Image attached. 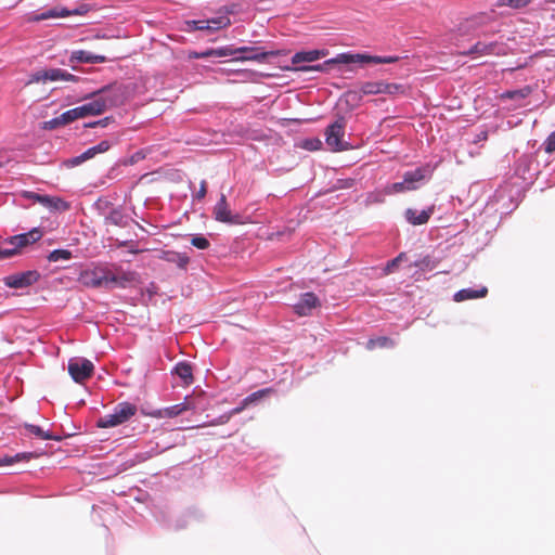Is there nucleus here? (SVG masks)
<instances>
[{"mask_svg":"<svg viewBox=\"0 0 555 555\" xmlns=\"http://www.w3.org/2000/svg\"><path fill=\"white\" fill-rule=\"evenodd\" d=\"M325 55V52L323 50H309V51H300L296 52L292 56V64L296 65L294 68L295 70L299 72H323L328 66L341 63V64H391L396 63L399 57L393 55L388 56H377V55H370L365 53H341L338 54L336 57L325 61L322 64L318 65H300L301 63H312Z\"/></svg>","mask_w":555,"mask_h":555,"instance_id":"nucleus-1","label":"nucleus"},{"mask_svg":"<svg viewBox=\"0 0 555 555\" xmlns=\"http://www.w3.org/2000/svg\"><path fill=\"white\" fill-rule=\"evenodd\" d=\"M134 279V272H126L116 266H98L81 273L82 284L93 288H126Z\"/></svg>","mask_w":555,"mask_h":555,"instance_id":"nucleus-2","label":"nucleus"},{"mask_svg":"<svg viewBox=\"0 0 555 555\" xmlns=\"http://www.w3.org/2000/svg\"><path fill=\"white\" fill-rule=\"evenodd\" d=\"M92 207L99 216L103 217L105 225L128 227L130 218L126 214L124 206H115L111 199L101 196L94 202Z\"/></svg>","mask_w":555,"mask_h":555,"instance_id":"nucleus-3","label":"nucleus"},{"mask_svg":"<svg viewBox=\"0 0 555 555\" xmlns=\"http://www.w3.org/2000/svg\"><path fill=\"white\" fill-rule=\"evenodd\" d=\"M495 17L496 15L494 11L480 12L461 21L456 26L455 31L459 36L487 35L489 31L483 29L492 22H494ZM496 31L498 30H490L491 34Z\"/></svg>","mask_w":555,"mask_h":555,"instance_id":"nucleus-4","label":"nucleus"},{"mask_svg":"<svg viewBox=\"0 0 555 555\" xmlns=\"http://www.w3.org/2000/svg\"><path fill=\"white\" fill-rule=\"evenodd\" d=\"M138 412L135 404L124 401L116 404L112 413L105 414L98 420V427L112 428L128 422Z\"/></svg>","mask_w":555,"mask_h":555,"instance_id":"nucleus-5","label":"nucleus"},{"mask_svg":"<svg viewBox=\"0 0 555 555\" xmlns=\"http://www.w3.org/2000/svg\"><path fill=\"white\" fill-rule=\"evenodd\" d=\"M347 121L345 117H338L333 124L327 126L325 130V142L331 151H346L349 144L344 140Z\"/></svg>","mask_w":555,"mask_h":555,"instance_id":"nucleus-6","label":"nucleus"},{"mask_svg":"<svg viewBox=\"0 0 555 555\" xmlns=\"http://www.w3.org/2000/svg\"><path fill=\"white\" fill-rule=\"evenodd\" d=\"M402 90V86L398 83H389L384 81H366L360 83L359 91H350V94L361 100L364 95L375 94H396Z\"/></svg>","mask_w":555,"mask_h":555,"instance_id":"nucleus-7","label":"nucleus"},{"mask_svg":"<svg viewBox=\"0 0 555 555\" xmlns=\"http://www.w3.org/2000/svg\"><path fill=\"white\" fill-rule=\"evenodd\" d=\"M93 99L94 102H102L104 112L108 107L118 106L122 103V94L120 87L117 85H107L96 91L91 92L86 99Z\"/></svg>","mask_w":555,"mask_h":555,"instance_id":"nucleus-8","label":"nucleus"},{"mask_svg":"<svg viewBox=\"0 0 555 555\" xmlns=\"http://www.w3.org/2000/svg\"><path fill=\"white\" fill-rule=\"evenodd\" d=\"M231 25L230 17L219 15L209 20H189L184 22V31L207 30L209 33L225 28Z\"/></svg>","mask_w":555,"mask_h":555,"instance_id":"nucleus-9","label":"nucleus"},{"mask_svg":"<svg viewBox=\"0 0 555 555\" xmlns=\"http://www.w3.org/2000/svg\"><path fill=\"white\" fill-rule=\"evenodd\" d=\"M22 196L42 205L50 211H66L69 209V204L57 196L43 195L31 191H23Z\"/></svg>","mask_w":555,"mask_h":555,"instance_id":"nucleus-10","label":"nucleus"},{"mask_svg":"<svg viewBox=\"0 0 555 555\" xmlns=\"http://www.w3.org/2000/svg\"><path fill=\"white\" fill-rule=\"evenodd\" d=\"M104 112V105L102 102H94L93 99L81 105L74 107L72 109H68L62 114V120L67 121L68 124L77 120L79 118H85L87 116H95L100 115Z\"/></svg>","mask_w":555,"mask_h":555,"instance_id":"nucleus-11","label":"nucleus"},{"mask_svg":"<svg viewBox=\"0 0 555 555\" xmlns=\"http://www.w3.org/2000/svg\"><path fill=\"white\" fill-rule=\"evenodd\" d=\"M107 59L104 55L94 54L85 50H74L70 52L67 65L70 66L73 70L85 73L80 64H99L105 63Z\"/></svg>","mask_w":555,"mask_h":555,"instance_id":"nucleus-12","label":"nucleus"},{"mask_svg":"<svg viewBox=\"0 0 555 555\" xmlns=\"http://www.w3.org/2000/svg\"><path fill=\"white\" fill-rule=\"evenodd\" d=\"M40 279L37 270H28L20 273L8 275L3 279L5 286L10 288H26L35 284Z\"/></svg>","mask_w":555,"mask_h":555,"instance_id":"nucleus-13","label":"nucleus"},{"mask_svg":"<svg viewBox=\"0 0 555 555\" xmlns=\"http://www.w3.org/2000/svg\"><path fill=\"white\" fill-rule=\"evenodd\" d=\"M93 364L85 358H73L68 362V373L76 383H81L91 376Z\"/></svg>","mask_w":555,"mask_h":555,"instance_id":"nucleus-14","label":"nucleus"},{"mask_svg":"<svg viewBox=\"0 0 555 555\" xmlns=\"http://www.w3.org/2000/svg\"><path fill=\"white\" fill-rule=\"evenodd\" d=\"M42 236V232L38 228H34L30 231L17 235H13L7 240V243L11 245L10 249H15V255L20 254V250L30 244L36 243Z\"/></svg>","mask_w":555,"mask_h":555,"instance_id":"nucleus-15","label":"nucleus"},{"mask_svg":"<svg viewBox=\"0 0 555 555\" xmlns=\"http://www.w3.org/2000/svg\"><path fill=\"white\" fill-rule=\"evenodd\" d=\"M279 54V51H263L261 48L244 46L238 47V56L235 57V61H256L263 63L269 56H276Z\"/></svg>","mask_w":555,"mask_h":555,"instance_id":"nucleus-16","label":"nucleus"},{"mask_svg":"<svg viewBox=\"0 0 555 555\" xmlns=\"http://www.w3.org/2000/svg\"><path fill=\"white\" fill-rule=\"evenodd\" d=\"M434 172V167L429 164L417 167L413 170H408L403 173L405 183L412 184L413 190L418 189L422 184L428 181Z\"/></svg>","mask_w":555,"mask_h":555,"instance_id":"nucleus-17","label":"nucleus"},{"mask_svg":"<svg viewBox=\"0 0 555 555\" xmlns=\"http://www.w3.org/2000/svg\"><path fill=\"white\" fill-rule=\"evenodd\" d=\"M214 217L217 221L229 223V224H236L240 223V215H233L231 210L229 209L227 197L224 194H221L219 201L214 207Z\"/></svg>","mask_w":555,"mask_h":555,"instance_id":"nucleus-18","label":"nucleus"},{"mask_svg":"<svg viewBox=\"0 0 555 555\" xmlns=\"http://www.w3.org/2000/svg\"><path fill=\"white\" fill-rule=\"evenodd\" d=\"M320 306V300L314 293L308 292L300 296L299 300L294 305V311L300 315H310L312 310Z\"/></svg>","mask_w":555,"mask_h":555,"instance_id":"nucleus-19","label":"nucleus"},{"mask_svg":"<svg viewBox=\"0 0 555 555\" xmlns=\"http://www.w3.org/2000/svg\"><path fill=\"white\" fill-rule=\"evenodd\" d=\"M435 212V206L431 205L425 209L417 210L414 208H408L404 211V219L412 225H422L429 221L430 217Z\"/></svg>","mask_w":555,"mask_h":555,"instance_id":"nucleus-20","label":"nucleus"},{"mask_svg":"<svg viewBox=\"0 0 555 555\" xmlns=\"http://www.w3.org/2000/svg\"><path fill=\"white\" fill-rule=\"evenodd\" d=\"M171 374L178 376L182 384L185 386H189L193 384L194 377H193V367L191 363L186 361H180L178 362L171 370Z\"/></svg>","mask_w":555,"mask_h":555,"instance_id":"nucleus-21","label":"nucleus"},{"mask_svg":"<svg viewBox=\"0 0 555 555\" xmlns=\"http://www.w3.org/2000/svg\"><path fill=\"white\" fill-rule=\"evenodd\" d=\"M498 47H499V44L496 42H494V41L489 42V43L482 42V41H478L475 44H473L468 51L463 52V54H466V55H473V54H476V55L499 54V51H496Z\"/></svg>","mask_w":555,"mask_h":555,"instance_id":"nucleus-22","label":"nucleus"},{"mask_svg":"<svg viewBox=\"0 0 555 555\" xmlns=\"http://www.w3.org/2000/svg\"><path fill=\"white\" fill-rule=\"evenodd\" d=\"M488 294V288L486 286L480 287L479 289L474 288H463L456 292L453 296L454 301H464L468 299L482 298Z\"/></svg>","mask_w":555,"mask_h":555,"instance_id":"nucleus-23","label":"nucleus"},{"mask_svg":"<svg viewBox=\"0 0 555 555\" xmlns=\"http://www.w3.org/2000/svg\"><path fill=\"white\" fill-rule=\"evenodd\" d=\"M46 77H47V81H57V80L73 81V82L79 81L78 76L73 75L69 72L62 69V68L46 69Z\"/></svg>","mask_w":555,"mask_h":555,"instance_id":"nucleus-24","label":"nucleus"},{"mask_svg":"<svg viewBox=\"0 0 555 555\" xmlns=\"http://www.w3.org/2000/svg\"><path fill=\"white\" fill-rule=\"evenodd\" d=\"M39 454L36 452H21L14 455L0 456V466H10L20 462H28L31 459L38 457Z\"/></svg>","mask_w":555,"mask_h":555,"instance_id":"nucleus-25","label":"nucleus"},{"mask_svg":"<svg viewBox=\"0 0 555 555\" xmlns=\"http://www.w3.org/2000/svg\"><path fill=\"white\" fill-rule=\"evenodd\" d=\"M67 16H69L68 9L55 7V8H51V9L44 10V11L36 14L34 16V21L40 22V21H46L49 18H59V17H67Z\"/></svg>","mask_w":555,"mask_h":555,"instance_id":"nucleus-26","label":"nucleus"},{"mask_svg":"<svg viewBox=\"0 0 555 555\" xmlns=\"http://www.w3.org/2000/svg\"><path fill=\"white\" fill-rule=\"evenodd\" d=\"M531 165H532V157L529 155H522L521 157L518 158V160L516 163V167H515L516 175L524 180L531 178L530 176L528 177V175L530 173V170H531Z\"/></svg>","mask_w":555,"mask_h":555,"instance_id":"nucleus-27","label":"nucleus"},{"mask_svg":"<svg viewBox=\"0 0 555 555\" xmlns=\"http://www.w3.org/2000/svg\"><path fill=\"white\" fill-rule=\"evenodd\" d=\"M163 259L168 262L176 263L180 269H185L190 262V257L186 254L173 250L164 251Z\"/></svg>","mask_w":555,"mask_h":555,"instance_id":"nucleus-28","label":"nucleus"},{"mask_svg":"<svg viewBox=\"0 0 555 555\" xmlns=\"http://www.w3.org/2000/svg\"><path fill=\"white\" fill-rule=\"evenodd\" d=\"M159 451L157 450V446L151 447L149 450L141 451L135 453L131 459L128 460V464L130 467L134 466L135 464L143 463L153 456L157 455Z\"/></svg>","mask_w":555,"mask_h":555,"instance_id":"nucleus-29","label":"nucleus"},{"mask_svg":"<svg viewBox=\"0 0 555 555\" xmlns=\"http://www.w3.org/2000/svg\"><path fill=\"white\" fill-rule=\"evenodd\" d=\"M396 343L393 339L387 336H379L376 338H371L366 343V348L369 350H373L375 348H393Z\"/></svg>","mask_w":555,"mask_h":555,"instance_id":"nucleus-30","label":"nucleus"},{"mask_svg":"<svg viewBox=\"0 0 555 555\" xmlns=\"http://www.w3.org/2000/svg\"><path fill=\"white\" fill-rule=\"evenodd\" d=\"M25 428L33 435L44 439V440H60L61 438L59 436L53 435L50 431L43 430L40 426L33 425V424H25Z\"/></svg>","mask_w":555,"mask_h":555,"instance_id":"nucleus-31","label":"nucleus"},{"mask_svg":"<svg viewBox=\"0 0 555 555\" xmlns=\"http://www.w3.org/2000/svg\"><path fill=\"white\" fill-rule=\"evenodd\" d=\"M188 409H189V406L185 402L178 403V404L163 409L160 411V416L172 418V417L181 415Z\"/></svg>","mask_w":555,"mask_h":555,"instance_id":"nucleus-32","label":"nucleus"},{"mask_svg":"<svg viewBox=\"0 0 555 555\" xmlns=\"http://www.w3.org/2000/svg\"><path fill=\"white\" fill-rule=\"evenodd\" d=\"M531 92H532V88L530 86H525L524 88H520V89L508 90V91L504 92L502 96L504 99H509V100H519V99L527 98L528 95L531 94Z\"/></svg>","mask_w":555,"mask_h":555,"instance_id":"nucleus-33","label":"nucleus"},{"mask_svg":"<svg viewBox=\"0 0 555 555\" xmlns=\"http://www.w3.org/2000/svg\"><path fill=\"white\" fill-rule=\"evenodd\" d=\"M73 258V254L68 249H54L48 255L50 262L67 261Z\"/></svg>","mask_w":555,"mask_h":555,"instance_id":"nucleus-34","label":"nucleus"},{"mask_svg":"<svg viewBox=\"0 0 555 555\" xmlns=\"http://www.w3.org/2000/svg\"><path fill=\"white\" fill-rule=\"evenodd\" d=\"M406 259L405 253H400L396 258L389 260L385 268L384 273L385 274H391L393 273L400 266V263Z\"/></svg>","mask_w":555,"mask_h":555,"instance_id":"nucleus-35","label":"nucleus"},{"mask_svg":"<svg viewBox=\"0 0 555 555\" xmlns=\"http://www.w3.org/2000/svg\"><path fill=\"white\" fill-rule=\"evenodd\" d=\"M215 57H228L234 56L238 54V48H234V46H225L220 48H215Z\"/></svg>","mask_w":555,"mask_h":555,"instance_id":"nucleus-36","label":"nucleus"},{"mask_svg":"<svg viewBox=\"0 0 555 555\" xmlns=\"http://www.w3.org/2000/svg\"><path fill=\"white\" fill-rule=\"evenodd\" d=\"M406 191H413V185L405 183L404 178L402 181L395 182L387 188L388 193H402V192H406Z\"/></svg>","mask_w":555,"mask_h":555,"instance_id":"nucleus-37","label":"nucleus"},{"mask_svg":"<svg viewBox=\"0 0 555 555\" xmlns=\"http://www.w3.org/2000/svg\"><path fill=\"white\" fill-rule=\"evenodd\" d=\"M530 2H531V0H499L496 5L498 7L507 5L513 9H521V8L527 7Z\"/></svg>","mask_w":555,"mask_h":555,"instance_id":"nucleus-38","label":"nucleus"},{"mask_svg":"<svg viewBox=\"0 0 555 555\" xmlns=\"http://www.w3.org/2000/svg\"><path fill=\"white\" fill-rule=\"evenodd\" d=\"M191 244L194 247H196L198 249H203V250L207 249L210 246L209 240L202 234L193 235L192 240H191Z\"/></svg>","mask_w":555,"mask_h":555,"instance_id":"nucleus-39","label":"nucleus"},{"mask_svg":"<svg viewBox=\"0 0 555 555\" xmlns=\"http://www.w3.org/2000/svg\"><path fill=\"white\" fill-rule=\"evenodd\" d=\"M215 48H210V49H207L205 51H193V52H190V59H195V60H199V59H209V57H215Z\"/></svg>","mask_w":555,"mask_h":555,"instance_id":"nucleus-40","label":"nucleus"},{"mask_svg":"<svg viewBox=\"0 0 555 555\" xmlns=\"http://www.w3.org/2000/svg\"><path fill=\"white\" fill-rule=\"evenodd\" d=\"M112 146V143L108 140H103L96 145L91 146V151L94 153V155L104 153L108 151Z\"/></svg>","mask_w":555,"mask_h":555,"instance_id":"nucleus-41","label":"nucleus"},{"mask_svg":"<svg viewBox=\"0 0 555 555\" xmlns=\"http://www.w3.org/2000/svg\"><path fill=\"white\" fill-rule=\"evenodd\" d=\"M67 121L62 120V114L59 117L52 118L44 122V129L53 130L60 126L67 125Z\"/></svg>","mask_w":555,"mask_h":555,"instance_id":"nucleus-42","label":"nucleus"},{"mask_svg":"<svg viewBox=\"0 0 555 555\" xmlns=\"http://www.w3.org/2000/svg\"><path fill=\"white\" fill-rule=\"evenodd\" d=\"M91 7L88 3H80L78 7H76L73 10H68L69 16L70 15H85L90 11Z\"/></svg>","mask_w":555,"mask_h":555,"instance_id":"nucleus-43","label":"nucleus"},{"mask_svg":"<svg viewBox=\"0 0 555 555\" xmlns=\"http://www.w3.org/2000/svg\"><path fill=\"white\" fill-rule=\"evenodd\" d=\"M47 82L46 69H40L30 75L28 83Z\"/></svg>","mask_w":555,"mask_h":555,"instance_id":"nucleus-44","label":"nucleus"},{"mask_svg":"<svg viewBox=\"0 0 555 555\" xmlns=\"http://www.w3.org/2000/svg\"><path fill=\"white\" fill-rule=\"evenodd\" d=\"M545 152H555V131L552 132L544 142Z\"/></svg>","mask_w":555,"mask_h":555,"instance_id":"nucleus-45","label":"nucleus"},{"mask_svg":"<svg viewBox=\"0 0 555 555\" xmlns=\"http://www.w3.org/2000/svg\"><path fill=\"white\" fill-rule=\"evenodd\" d=\"M82 164V160L79 155L67 158L63 162V165L67 168H74Z\"/></svg>","mask_w":555,"mask_h":555,"instance_id":"nucleus-46","label":"nucleus"},{"mask_svg":"<svg viewBox=\"0 0 555 555\" xmlns=\"http://www.w3.org/2000/svg\"><path fill=\"white\" fill-rule=\"evenodd\" d=\"M231 420L230 415L228 412L223 413L222 415L214 418L212 421H210V425L212 426H217V425H224L227 424L229 421Z\"/></svg>","mask_w":555,"mask_h":555,"instance_id":"nucleus-47","label":"nucleus"},{"mask_svg":"<svg viewBox=\"0 0 555 555\" xmlns=\"http://www.w3.org/2000/svg\"><path fill=\"white\" fill-rule=\"evenodd\" d=\"M268 391H269V389L258 390L256 392H253L248 397H246L244 400L247 402V404H249L250 402H254V401L258 400L259 398L263 397L264 393Z\"/></svg>","mask_w":555,"mask_h":555,"instance_id":"nucleus-48","label":"nucleus"},{"mask_svg":"<svg viewBox=\"0 0 555 555\" xmlns=\"http://www.w3.org/2000/svg\"><path fill=\"white\" fill-rule=\"evenodd\" d=\"M235 13V4L231 5H223L218 10L219 15H225L227 17H230L231 14Z\"/></svg>","mask_w":555,"mask_h":555,"instance_id":"nucleus-49","label":"nucleus"},{"mask_svg":"<svg viewBox=\"0 0 555 555\" xmlns=\"http://www.w3.org/2000/svg\"><path fill=\"white\" fill-rule=\"evenodd\" d=\"M206 193H207V188H206V181L203 180L201 182V188L199 190L197 191V193L194 195V198L197 199V201H201L203 199L205 196H206Z\"/></svg>","mask_w":555,"mask_h":555,"instance_id":"nucleus-50","label":"nucleus"},{"mask_svg":"<svg viewBox=\"0 0 555 555\" xmlns=\"http://www.w3.org/2000/svg\"><path fill=\"white\" fill-rule=\"evenodd\" d=\"M246 406H247V402L245 400H243L240 405L228 411V413H229L230 417L232 418L234 415L240 414Z\"/></svg>","mask_w":555,"mask_h":555,"instance_id":"nucleus-51","label":"nucleus"},{"mask_svg":"<svg viewBox=\"0 0 555 555\" xmlns=\"http://www.w3.org/2000/svg\"><path fill=\"white\" fill-rule=\"evenodd\" d=\"M13 256H15V249L0 247V259H7Z\"/></svg>","mask_w":555,"mask_h":555,"instance_id":"nucleus-52","label":"nucleus"},{"mask_svg":"<svg viewBox=\"0 0 555 555\" xmlns=\"http://www.w3.org/2000/svg\"><path fill=\"white\" fill-rule=\"evenodd\" d=\"M430 259L429 257H424L423 259H420L413 263L414 267L420 269H425L429 266Z\"/></svg>","mask_w":555,"mask_h":555,"instance_id":"nucleus-53","label":"nucleus"},{"mask_svg":"<svg viewBox=\"0 0 555 555\" xmlns=\"http://www.w3.org/2000/svg\"><path fill=\"white\" fill-rule=\"evenodd\" d=\"M108 121H109V118L105 117L98 121L90 122V124L86 125V127H106L108 125Z\"/></svg>","mask_w":555,"mask_h":555,"instance_id":"nucleus-54","label":"nucleus"},{"mask_svg":"<svg viewBox=\"0 0 555 555\" xmlns=\"http://www.w3.org/2000/svg\"><path fill=\"white\" fill-rule=\"evenodd\" d=\"M487 139H488V132H487V131H485V130H482V131H479V132L475 135V138H474L473 142H474L475 144H477V143H480V142H482V141H486Z\"/></svg>","mask_w":555,"mask_h":555,"instance_id":"nucleus-55","label":"nucleus"},{"mask_svg":"<svg viewBox=\"0 0 555 555\" xmlns=\"http://www.w3.org/2000/svg\"><path fill=\"white\" fill-rule=\"evenodd\" d=\"M80 158L82 160V163L93 158L95 155L94 153L91 151V147H89L88 150H86L83 153H81L80 155Z\"/></svg>","mask_w":555,"mask_h":555,"instance_id":"nucleus-56","label":"nucleus"},{"mask_svg":"<svg viewBox=\"0 0 555 555\" xmlns=\"http://www.w3.org/2000/svg\"><path fill=\"white\" fill-rule=\"evenodd\" d=\"M321 142L319 140H309V141H306V144H305V147L306 149H309V150H313V149H317L318 145H320Z\"/></svg>","mask_w":555,"mask_h":555,"instance_id":"nucleus-57","label":"nucleus"},{"mask_svg":"<svg viewBox=\"0 0 555 555\" xmlns=\"http://www.w3.org/2000/svg\"><path fill=\"white\" fill-rule=\"evenodd\" d=\"M352 185H353V180L348 179L345 181V184L343 185V188H351Z\"/></svg>","mask_w":555,"mask_h":555,"instance_id":"nucleus-58","label":"nucleus"},{"mask_svg":"<svg viewBox=\"0 0 555 555\" xmlns=\"http://www.w3.org/2000/svg\"><path fill=\"white\" fill-rule=\"evenodd\" d=\"M113 172H114V169H112V170L108 172V175H107V178H108V179H113V178H114Z\"/></svg>","mask_w":555,"mask_h":555,"instance_id":"nucleus-59","label":"nucleus"}]
</instances>
